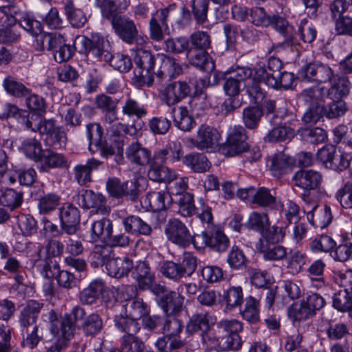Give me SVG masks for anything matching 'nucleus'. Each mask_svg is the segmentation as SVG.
I'll return each mask as SVG.
<instances>
[{
    "label": "nucleus",
    "mask_w": 352,
    "mask_h": 352,
    "mask_svg": "<svg viewBox=\"0 0 352 352\" xmlns=\"http://www.w3.org/2000/svg\"><path fill=\"white\" fill-rule=\"evenodd\" d=\"M171 114L175 126L182 131H189L195 125L193 118L190 116L188 110L185 106L173 107L171 109Z\"/></svg>",
    "instance_id": "58836bf2"
},
{
    "label": "nucleus",
    "mask_w": 352,
    "mask_h": 352,
    "mask_svg": "<svg viewBox=\"0 0 352 352\" xmlns=\"http://www.w3.org/2000/svg\"><path fill=\"white\" fill-rule=\"evenodd\" d=\"M60 204V197L54 192L44 194L38 199V208L41 214H49Z\"/></svg>",
    "instance_id": "5fc2aeb1"
},
{
    "label": "nucleus",
    "mask_w": 352,
    "mask_h": 352,
    "mask_svg": "<svg viewBox=\"0 0 352 352\" xmlns=\"http://www.w3.org/2000/svg\"><path fill=\"white\" fill-rule=\"evenodd\" d=\"M251 23L257 27H272L285 38V42L290 44L292 36L289 34V25L286 19L278 13L268 12L262 7H254L250 12Z\"/></svg>",
    "instance_id": "39448f33"
},
{
    "label": "nucleus",
    "mask_w": 352,
    "mask_h": 352,
    "mask_svg": "<svg viewBox=\"0 0 352 352\" xmlns=\"http://www.w3.org/2000/svg\"><path fill=\"white\" fill-rule=\"evenodd\" d=\"M334 70L328 65L313 62L303 65L298 71V78L307 82L327 83L335 78Z\"/></svg>",
    "instance_id": "6e6552de"
},
{
    "label": "nucleus",
    "mask_w": 352,
    "mask_h": 352,
    "mask_svg": "<svg viewBox=\"0 0 352 352\" xmlns=\"http://www.w3.org/2000/svg\"><path fill=\"white\" fill-rule=\"evenodd\" d=\"M77 201L80 206L85 209L92 208L96 213L106 214L110 212V207L107 206V200L100 193L94 192L91 190H83L77 196Z\"/></svg>",
    "instance_id": "4468645a"
},
{
    "label": "nucleus",
    "mask_w": 352,
    "mask_h": 352,
    "mask_svg": "<svg viewBox=\"0 0 352 352\" xmlns=\"http://www.w3.org/2000/svg\"><path fill=\"white\" fill-rule=\"evenodd\" d=\"M36 48L40 51H51L56 62L61 63L71 58L74 50H77L78 47L66 44L63 37L59 34L45 33L37 38Z\"/></svg>",
    "instance_id": "20e7f679"
},
{
    "label": "nucleus",
    "mask_w": 352,
    "mask_h": 352,
    "mask_svg": "<svg viewBox=\"0 0 352 352\" xmlns=\"http://www.w3.org/2000/svg\"><path fill=\"white\" fill-rule=\"evenodd\" d=\"M190 84L197 87V80L188 78L184 80L167 83L160 90L159 97L161 102L168 107L178 104L190 94Z\"/></svg>",
    "instance_id": "0eeeda50"
},
{
    "label": "nucleus",
    "mask_w": 352,
    "mask_h": 352,
    "mask_svg": "<svg viewBox=\"0 0 352 352\" xmlns=\"http://www.w3.org/2000/svg\"><path fill=\"white\" fill-rule=\"evenodd\" d=\"M111 247L107 245H96L91 253L92 263L95 267L107 265V263L111 259Z\"/></svg>",
    "instance_id": "13d9d810"
},
{
    "label": "nucleus",
    "mask_w": 352,
    "mask_h": 352,
    "mask_svg": "<svg viewBox=\"0 0 352 352\" xmlns=\"http://www.w3.org/2000/svg\"><path fill=\"white\" fill-rule=\"evenodd\" d=\"M186 55L189 59L190 63L197 68L206 72H210L214 69V63L210 56L208 51L188 48Z\"/></svg>",
    "instance_id": "bb28decb"
},
{
    "label": "nucleus",
    "mask_w": 352,
    "mask_h": 352,
    "mask_svg": "<svg viewBox=\"0 0 352 352\" xmlns=\"http://www.w3.org/2000/svg\"><path fill=\"white\" fill-rule=\"evenodd\" d=\"M63 10L67 21L73 27L81 28L87 21L84 11L77 8L73 0H66L63 2Z\"/></svg>",
    "instance_id": "473e14b6"
},
{
    "label": "nucleus",
    "mask_w": 352,
    "mask_h": 352,
    "mask_svg": "<svg viewBox=\"0 0 352 352\" xmlns=\"http://www.w3.org/2000/svg\"><path fill=\"white\" fill-rule=\"evenodd\" d=\"M137 132L134 125L129 126L121 122H117L110 126L107 131L109 140L113 144L117 149V156L120 159L123 158L124 148L127 138L126 135H135Z\"/></svg>",
    "instance_id": "ddd939ff"
},
{
    "label": "nucleus",
    "mask_w": 352,
    "mask_h": 352,
    "mask_svg": "<svg viewBox=\"0 0 352 352\" xmlns=\"http://www.w3.org/2000/svg\"><path fill=\"white\" fill-rule=\"evenodd\" d=\"M188 42L193 50L208 51L211 48L212 39L208 32L197 30L190 36Z\"/></svg>",
    "instance_id": "4d7b16f0"
},
{
    "label": "nucleus",
    "mask_w": 352,
    "mask_h": 352,
    "mask_svg": "<svg viewBox=\"0 0 352 352\" xmlns=\"http://www.w3.org/2000/svg\"><path fill=\"white\" fill-rule=\"evenodd\" d=\"M106 188L109 194L115 198L126 197L130 200L135 201L138 197V188L135 182L131 180L122 182L117 177L109 178Z\"/></svg>",
    "instance_id": "f8f14e48"
},
{
    "label": "nucleus",
    "mask_w": 352,
    "mask_h": 352,
    "mask_svg": "<svg viewBox=\"0 0 352 352\" xmlns=\"http://www.w3.org/2000/svg\"><path fill=\"white\" fill-rule=\"evenodd\" d=\"M184 297L179 293L169 291L160 297V305L166 314H175L181 311Z\"/></svg>",
    "instance_id": "72a5a7b5"
},
{
    "label": "nucleus",
    "mask_w": 352,
    "mask_h": 352,
    "mask_svg": "<svg viewBox=\"0 0 352 352\" xmlns=\"http://www.w3.org/2000/svg\"><path fill=\"white\" fill-rule=\"evenodd\" d=\"M336 243L335 241L326 234H322L316 237L310 243V250L314 253L330 252L335 248Z\"/></svg>",
    "instance_id": "0e129e2a"
},
{
    "label": "nucleus",
    "mask_w": 352,
    "mask_h": 352,
    "mask_svg": "<svg viewBox=\"0 0 352 352\" xmlns=\"http://www.w3.org/2000/svg\"><path fill=\"white\" fill-rule=\"evenodd\" d=\"M256 75L263 79L267 86L274 89H288L292 87L294 80L293 74L287 72H280L274 76L273 74H270V76L266 74L263 69H258Z\"/></svg>",
    "instance_id": "4be33fe9"
},
{
    "label": "nucleus",
    "mask_w": 352,
    "mask_h": 352,
    "mask_svg": "<svg viewBox=\"0 0 352 352\" xmlns=\"http://www.w3.org/2000/svg\"><path fill=\"white\" fill-rule=\"evenodd\" d=\"M126 157L133 163L144 166L150 162L151 152L138 142H134L127 147Z\"/></svg>",
    "instance_id": "c9c22d12"
},
{
    "label": "nucleus",
    "mask_w": 352,
    "mask_h": 352,
    "mask_svg": "<svg viewBox=\"0 0 352 352\" xmlns=\"http://www.w3.org/2000/svg\"><path fill=\"white\" fill-rule=\"evenodd\" d=\"M182 330V321L175 317L168 318L163 323L162 331L166 338L170 339L171 349H179L184 345L180 336Z\"/></svg>",
    "instance_id": "412c9836"
},
{
    "label": "nucleus",
    "mask_w": 352,
    "mask_h": 352,
    "mask_svg": "<svg viewBox=\"0 0 352 352\" xmlns=\"http://www.w3.org/2000/svg\"><path fill=\"white\" fill-rule=\"evenodd\" d=\"M111 25L118 37L126 43H133L138 28L129 17L122 15L113 19Z\"/></svg>",
    "instance_id": "aec40b11"
},
{
    "label": "nucleus",
    "mask_w": 352,
    "mask_h": 352,
    "mask_svg": "<svg viewBox=\"0 0 352 352\" xmlns=\"http://www.w3.org/2000/svg\"><path fill=\"white\" fill-rule=\"evenodd\" d=\"M229 245V239L223 231L217 228L210 229L208 247L211 250L218 252H223Z\"/></svg>",
    "instance_id": "49530a36"
},
{
    "label": "nucleus",
    "mask_w": 352,
    "mask_h": 352,
    "mask_svg": "<svg viewBox=\"0 0 352 352\" xmlns=\"http://www.w3.org/2000/svg\"><path fill=\"white\" fill-rule=\"evenodd\" d=\"M122 224L125 232L135 236H148L152 232V228L140 217L130 215L122 219Z\"/></svg>",
    "instance_id": "c756f323"
},
{
    "label": "nucleus",
    "mask_w": 352,
    "mask_h": 352,
    "mask_svg": "<svg viewBox=\"0 0 352 352\" xmlns=\"http://www.w3.org/2000/svg\"><path fill=\"white\" fill-rule=\"evenodd\" d=\"M247 228L263 233L270 226L268 216L265 213L252 212L246 223Z\"/></svg>",
    "instance_id": "e2e57ef3"
},
{
    "label": "nucleus",
    "mask_w": 352,
    "mask_h": 352,
    "mask_svg": "<svg viewBox=\"0 0 352 352\" xmlns=\"http://www.w3.org/2000/svg\"><path fill=\"white\" fill-rule=\"evenodd\" d=\"M91 239L94 242L102 239L111 248H126L133 241L126 233L113 234L112 221L104 217L92 223Z\"/></svg>",
    "instance_id": "7ed1b4c3"
},
{
    "label": "nucleus",
    "mask_w": 352,
    "mask_h": 352,
    "mask_svg": "<svg viewBox=\"0 0 352 352\" xmlns=\"http://www.w3.org/2000/svg\"><path fill=\"white\" fill-rule=\"evenodd\" d=\"M135 64L138 69L133 78V84L137 87L144 85L151 87L154 81L155 65V55L148 50L138 48L134 57Z\"/></svg>",
    "instance_id": "423d86ee"
},
{
    "label": "nucleus",
    "mask_w": 352,
    "mask_h": 352,
    "mask_svg": "<svg viewBox=\"0 0 352 352\" xmlns=\"http://www.w3.org/2000/svg\"><path fill=\"white\" fill-rule=\"evenodd\" d=\"M247 139L246 129L241 125L234 126L221 148L222 153L225 156L234 157L246 151L248 148Z\"/></svg>",
    "instance_id": "9d476101"
},
{
    "label": "nucleus",
    "mask_w": 352,
    "mask_h": 352,
    "mask_svg": "<svg viewBox=\"0 0 352 352\" xmlns=\"http://www.w3.org/2000/svg\"><path fill=\"white\" fill-rule=\"evenodd\" d=\"M86 312L80 306L73 307L70 314H66L60 318L54 309L44 316L50 324V332L55 336L61 335L65 339L70 340L74 335L75 324L85 320Z\"/></svg>",
    "instance_id": "f257e3e1"
},
{
    "label": "nucleus",
    "mask_w": 352,
    "mask_h": 352,
    "mask_svg": "<svg viewBox=\"0 0 352 352\" xmlns=\"http://www.w3.org/2000/svg\"><path fill=\"white\" fill-rule=\"evenodd\" d=\"M263 116V109L258 105L248 106L243 110L242 121L247 129H255L258 126Z\"/></svg>",
    "instance_id": "c03bdc74"
},
{
    "label": "nucleus",
    "mask_w": 352,
    "mask_h": 352,
    "mask_svg": "<svg viewBox=\"0 0 352 352\" xmlns=\"http://www.w3.org/2000/svg\"><path fill=\"white\" fill-rule=\"evenodd\" d=\"M67 140L66 133L62 126H56L55 129L45 138L47 146L56 148L65 146Z\"/></svg>",
    "instance_id": "774afa93"
},
{
    "label": "nucleus",
    "mask_w": 352,
    "mask_h": 352,
    "mask_svg": "<svg viewBox=\"0 0 352 352\" xmlns=\"http://www.w3.org/2000/svg\"><path fill=\"white\" fill-rule=\"evenodd\" d=\"M264 82L263 79L259 78L255 73L252 80H249L248 84L245 87L246 92L251 100L257 105L263 102L265 98L266 92L261 87V82Z\"/></svg>",
    "instance_id": "a18cd8bd"
},
{
    "label": "nucleus",
    "mask_w": 352,
    "mask_h": 352,
    "mask_svg": "<svg viewBox=\"0 0 352 352\" xmlns=\"http://www.w3.org/2000/svg\"><path fill=\"white\" fill-rule=\"evenodd\" d=\"M183 163L193 172L203 173L208 171L211 164L204 153H192L186 155L183 159Z\"/></svg>",
    "instance_id": "4c0bfd02"
},
{
    "label": "nucleus",
    "mask_w": 352,
    "mask_h": 352,
    "mask_svg": "<svg viewBox=\"0 0 352 352\" xmlns=\"http://www.w3.org/2000/svg\"><path fill=\"white\" fill-rule=\"evenodd\" d=\"M148 177L149 179L159 182L170 184L177 179V173L168 166L163 164L148 162Z\"/></svg>",
    "instance_id": "393cba45"
},
{
    "label": "nucleus",
    "mask_w": 352,
    "mask_h": 352,
    "mask_svg": "<svg viewBox=\"0 0 352 352\" xmlns=\"http://www.w3.org/2000/svg\"><path fill=\"white\" fill-rule=\"evenodd\" d=\"M210 316L208 313H196L192 314L186 324V331L192 335L199 331L201 333L209 329Z\"/></svg>",
    "instance_id": "a19ab883"
},
{
    "label": "nucleus",
    "mask_w": 352,
    "mask_h": 352,
    "mask_svg": "<svg viewBox=\"0 0 352 352\" xmlns=\"http://www.w3.org/2000/svg\"><path fill=\"white\" fill-rule=\"evenodd\" d=\"M322 181V174L312 169H302L295 173L292 177L294 186L305 191L319 188Z\"/></svg>",
    "instance_id": "6ab92c4d"
},
{
    "label": "nucleus",
    "mask_w": 352,
    "mask_h": 352,
    "mask_svg": "<svg viewBox=\"0 0 352 352\" xmlns=\"http://www.w3.org/2000/svg\"><path fill=\"white\" fill-rule=\"evenodd\" d=\"M274 233L269 231L266 234L265 241H262L259 248V251L263 254L265 260L280 261L285 258L287 256V248L283 245L274 244L283 239L282 229L278 227H272Z\"/></svg>",
    "instance_id": "1a4fd4ad"
},
{
    "label": "nucleus",
    "mask_w": 352,
    "mask_h": 352,
    "mask_svg": "<svg viewBox=\"0 0 352 352\" xmlns=\"http://www.w3.org/2000/svg\"><path fill=\"white\" fill-rule=\"evenodd\" d=\"M182 72V66L177 60L170 56H164L162 59L160 69L156 75L161 78H175Z\"/></svg>",
    "instance_id": "79ce46f5"
},
{
    "label": "nucleus",
    "mask_w": 352,
    "mask_h": 352,
    "mask_svg": "<svg viewBox=\"0 0 352 352\" xmlns=\"http://www.w3.org/2000/svg\"><path fill=\"white\" fill-rule=\"evenodd\" d=\"M43 270L45 278H54L58 286L62 288L71 289L76 287L79 283V279L74 273L68 270H60L58 263L47 264Z\"/></svg>",
    "instance_id": "2eb2a0df"
},
{
    "label": "nucleus",
    "mask_w": 352,
    "mask_h": 352,
    "mask_svg": "<svg viewBox=\"0 0 352 352\" xmlns=\"http://www.w3.org/2000/svg\"><path fill=\"white\" fill-rule=\"evenodd\" d=\"M294 130L289 126H278L273 128L264 138L265 142H278L290 140L294 136Z\"/></svg>",
    "instance_id": "6e6d98bb"
},
{
    "label": "nucleus",
    "mask_w": 352,
    "mask_h": 352,
    "mask_svg": "<svg viewBox=\"0 0 352 352\" xmlns=\"http://www.w3.org/2000/svg\"><path fill=\"white\" fill-rule=\"evenodd\" d=\"M144 202H148L150 208L153 211H162L168 208L173 199L166 190L149 191L146 196Z\"/></svg>",
    "instance_id": "cd10ccee"
},
{
    "label": "nucleus",
    "mask_w": 352,
    "mask_h": 352,
    "mask_svg": "<svg viewBox=\"0 0 352 352\" xmlns=\"http://www.w3.org/2000/svg\"><path fill=\"white\" fill-rule=\"evenodd\" d=\"M333 306L340 311L352 310V287L351 291L344 289L335 294L333 298Z\"/></svg>",
    "instance_id": "bf43d9fd"
},
{
    "label": "nucleus",
    "mask_w": 352,
    "mask_h": 352,
    "mask_svg": "<svg viewBox=\"0 0 352 352\" xmlns=\"http://www.w3.org/2000/svg\"><path fill=\"white\" fill-rule=\"evenodd\" d=\"M104 288V283L101 279L91 281L89 285L80 293L79 298L84 305H92L102 295Z\"/></svg>",
    "instance_id": "f704fd0d"
},
{
    "label": "nucleus",
    "mask_w": 352,
    "mask_h": 352,
    "mask_svg": "<svg viewBox=\"0 0 352 352\" xmlns=\"http://www.w3.org/2000/svg\"><path fill=\"white\" fill-rule=\"evenodd\" d=\"M298 97L308 107H324L325 98L327 97L326 87H316L304 89Z\"/></svg>",
    "instance_id": "c85d7f7f"
},
{
    "label": "nucleus",
    "mask_w": 352,
    "mask_h": 352,
    "mask_svg": "<svg viewBox=\"0 0 352 352\" xmlns=\"http://www.w3.org/2000/svg\"><path fill=\"white\" fill-rule=\"evenodd\" d=\"M114 322L116 327L125 333L122 337L135 336L140 330V326L137 320L126 313L124 316L122 314L116 315Z\"/></svg>",
    "instance_id": "ea45409f"
},
{
    "label": "nucleus",
    "mask_w": 352,
    "mask_h": 352,
    "mask_svg": "<svg viewBox=\"0 0 352 352\" xmlns=\"http://www.w3.org/2000/svg\"><path fill=\"white\" fill-rule=\"evenodd\" d=\"M259 302L252 296L245 300L244 309L241 311L244 320L250 323H256L259 320Z\"/></svg>",
    "instance_id": "052dcab7"
},
{
    "label": "nucleus",
    "mask_w": 352,
    "mask_h": 352,
    "mask_svg": "<svg viewBox=\"0 0 352 352\" xmlns=\"http://www.w3.org/2000/svg\"><path fill=\"white\" fill-rule=\"evenodd\" d=\"M329 82L331 86L326 88V91L331 100L341 99L349 94L351 83L346 76L335 74V78Z\"/></svg>",
    "instance_id": "7c9ffc66"
},
{
    "label": "nucleus",
    "mask_w": 352,
    "mask_h": 352,
    "mask_svg": "<svg viewBox=\"0 0 352 352\" xmlns=\"http://www.w3.org/2000/svg\"><path fill=\"white\" fill-rule=\"evenodd\" d=\"M270 170L275 177H280L292 170L294 160L283 152L272 155L269 160Z\"/></svg>",
    "instance_id": "a878e982"
},
{
    "label": "nucleus",
    "mask_w": 352,
    "mask_h": 352,
    "mask_svg": "<svg viewBox=\"0 0 352 352\" xmlns=\"http://www.w3.org/2000/svg\"><path fill=\"white\" fill-rule=\"evenodd\" d=\"M352 144L350 141L347 144L339 146L338 151L333 145H327L318 150L317 159L328 169L336 172H342L347 169L352 160Z\"/></svg>",
    "instance_id": "f03ea898"
},
{
    "label": "nucleus",
    "mask_w": 352,
    "mask_h": 352,
    "mask_svg": "<svg viewBox=\"0 0 352 352\" xmlns=\"http://www.w3.org/2000/svg\"><path fill=\"white\" fill-rule=\"evenodd\" d=\"M79 44L83 45V48L80 49V51L87 52L98 60L109 62L111 58V54L105 49L106 42L102 37L93 36L91 39H88L85 36H78L74 40V45Z\"/></svg>",
    "instance_id": "9b49d317"
},
{
    "label": "nucleus",
    "mask_w": 352,
    "mask_h": 352,
    "mask_svg": "<svg viewBox=\"0 0 352 352\" xmlns=\"http://www.w3.org/2000/svg\"><path fill=\"white\" fill-rule=\"evenodd\" d=\"M318 206L316 205L311 211L307 212V219L313 224L316 226L325 227L331 223L332 220V214L329 206H324L321 211L317 212L316 219H314V212L316 211Z\"/></svg>",
    "instance_id": "680f3d73"
},
{
    "label": "nucleus",
    "mask_w": 352,
    "mask_h": 352,
    "mask_svg": "<svg viewBox=\"0 0 352 352\" xmlns=\"http://www.w3.org/2000/svg\"><path fill=\"white\" fill-rule=\"evenodd\" d=\"M22 336L21 346L30 349L35 348L43 339L42 333L38 331V325L20 329Z\"/></svg>",
    "instance_id": "3c124183"
},
{
    "label": "nucleus",
    "mask_w": 352,
    "mask_h": 352,
    "mask_svg": "<svg viewBox=\"0 0 352 352\" xmlns=\"http://www.w3.org/2000/svg\"><path fill=\"white\" fill-rule=\"evenodd\" d=\"M22 148L25 155L35 161L41 160L43 150L41 142L36 138L25 140L22 143Z\"/></svg>",
    "instance_id": "69168bd1"
},
{
    "label": "nucleus",
    "mask_w": 352,
    "mask_h": 352,
    "mask_svg": "<svg viewBox=\"0 0 352 352\" xmlns=\"http://www.w3.org/2000/svg\"><path fill=\"white\" fill-rule=\"evenodd\" d=\"M102 328V320L97 314H91L87 316L80 327L85 336L91 338L99 334Z\"/></svg>",
    "instance_id": "37998d69"
},
{
    "label": "nucleus",
    "mask_w": 352,
    "mask_h": 352,
    "mask_svg": "<svg viewBox=\"0 0 352 352\" xmlns=\"http://www.w3.org/2000/svg\"><path fill=\"white\" fill-rule=\"evenodd\" d=\"M23 195L16 190L7 188L0 189V205L13 210L19 207L22 203Z\"/></svg>",
    "instance_id": "603ef678"
},
{
    "label": "nucleus",
    "mask_w": 352,
    "mask_h": 352,
    "mask_svg": "<svg viewBox=\"0 0 352 352\" xmlns=\"http://www.w3.org/2000/svg\"><path fill=\"white\" fill-rule=\"evenodd\" d=\"M3 86L8 94L18 98L28 96L31 93V89L12 76L6 77Z\"/></svg>",
    "instance_id": "de8ad7c7"
},
{
    "label": "nucleus",
    "mask_w": 352,
    "mask_h": 352,
    "mask_svg": "<svg viewBox=\"0 0 352 352\" xmlns=\"http://www.w3.org/2000/svg\"><path fill=\"white\" fill-rule=\"evenodd\" d=\"M108 274L114 278H120L127 275L133 268L132 260L127 257L111 258L106 267Z\"/></svg>",
    "instance_id": "2f4dec72"
},
{
    "label": "nucleus",
    "mask_w": 352,
    "mask_h": 352,
    "mask_svg": "<svg viewBox=\"0 0 352 352\" xmlns=\"http://www.w3.org/2000/svg\"><path fill=\"white\" fill-rule=\"evenodd\" d=\"M221 135L214 127L206 124L201 125L192 144L200 150L212 149L217 146Z\"/></svg>",
    "instance_id": "a211bd4d"
},
{
    "label": "nucleus",
    "mask_w": 352,
    "mask_h": 352,
    "mask_svg": "<svg viewBox=\"0 0 352 352\" xmlns=\"http://www.w3.org/2000/svg\"><path fill=\"white\" fill-rule=\"evenodd\" d=\"M133 274L141 290H147L151 287V283L155 282V272L151 270L147 261H138Z\"/></svg>",
    "instance_id": "b1692460"
},
{
    "label": "nucleus",
    "mask_w": 352,
    "mask_h": 352,
    "mask_svg": "<svg viewBox=\"0 0 352 352\" xmlns=\"http://www.w3.org/2000/svg\"><path fill=\"white\" fill-rule=\"evenodd\" d=\"M25 98V105L30 111L41 116L46 112L47 103L42 96L30 93Z\"/></svg>",
    "instance_id": "338daca9"
},
{
    "label": "nucleus",
    "mask_w": 352,
    "mask_h": 352,
    "mask_svg": "<svg viewBox=\"0 0 352 352\" xmlns=\"http://www.w3.org/2000/svg\"><path fill=\"white\" fill-rule=\"evenodd\" d=\"M43 307V302L34 300H29L19 316L20 329L38 326L36 320Z\"/></svg>",
    "instance_id": "5701e85b"
},
{
    "label": "nucleus",
    "mask_w": 352,
    "mask_h": 352,
    "mask_svg": "<svg viewBox=\"0 0 352 352\" xmlns=\"http://www.w3.org/2000/svg\"><path fill=\"white\" fill-rule=\"evenodd\" d=\"M114 307L116 309L124 307L125 313L137 320L148 315L150 311L148 305L140 298L129 301L125 305L116 302Z\"/></svg>",
    "instance_id": "e433bc0d"
},
{
    "label": "nucleus",
    "mask_w": 352,
    "mask_h": 352,
    "mask_svg": "<svg viewBox=\"0 0 352 352\" xmlns=\"http://www.w3.org/2000/svg\"><path fill=\"white\" fill-rule=\"evenodd\" d=\"M60 228L68 234H74L80 228V214L78 208L71 204H65L60 209Z\"/></svg>",
    "instance_id": "dca6fc26"
},
{
    "label": "nucleus",
    "mask_w": 352,
    "mask_h": 352,
    "mask_svg": "<svg viewBox=\"0 0 352 352\" xmlns=\"http://www.w3.org/2000/svg\"><path fill=\"white\" fill-rule=\"evenodd\" d=\"M189 104L196 116H201L211 106L208 100L207 94L197 88L190 98Z\"/></svg>",
    "instance_id": "8fccbe9b"
},
{
    "label": "nucleus",
    "mask_w": 352,
    "mask_h": 352,
    "mask_svg": "<svg viewBox=\"0 0 352 352\" xmlns=\"http://www.w3.org/2000/svg\"><path fill=\"white\" fill-rule=\"evenodd\" d=\"M164 231L170 242L182 247L189 245L191 234L186 225L179 219H170L165 226Z\"/></svg>",
    "instance_id": "f3484780"
},
{
    "label": "nucleus",
    "mask_w": 352,
    "mask_h": 352,
    "mask_svg": "<svg viewBox=\"0 0 352 352\" xmlns=\"http://www.w3.org/2000/svg\"><path fill=\"white\" fill-rule=\"evenodd\" d=\"M122 113L128 117L134 116L138 119H141L147 115L148 111L144 104L128 97L122 107Z\"/></svg>",
    "instance_id": "864d4df0"
},
{
    "label": "nucleus",
    "mask_w": 352,
    "mask_h": 352,
    "mask_svg": "<svg viewBox=\"0 0 352 352\" xmlns=\"http://www.w3.org/2000/svg\"><path fill=\"white\" fill-rule=\"evenodd\" d=\"M41 160L43 161L44 166L49 168H65L69 166L65 155L50 149L44 151Z\"/></svg>",
    "instance_id": "09e8293b"
}]
</instances>
